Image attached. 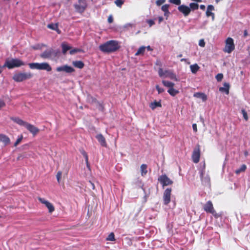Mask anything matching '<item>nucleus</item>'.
<instances>
[{
	"mask_svg": "<svg viewBox=\"0 0 250 250\" xmlns=\"http://www.w3.org/2000/svg\"><path fill=\"white\" fill-rule=\"evenodd\" d=\"M11 120L21 126H23L34 136L39 132V129L34 125L25 122L18 117H11Z\"/></svg>",
	"mask_w": 250,
	"mask_h": 250,
	"instance_id": "nucleus-1",
	"label": "nucleus"
},
{
	"mask_svg": "<svg viewBox=\"0 0 250 250\" xmlns=\"http://www.w3.org/2000/svg\"><path fill=\"white\" fill-rule=\"evenodd\" d=\"M119 47L118 42L115 41L107 42L99 46V48L102 51L107 53L115 51Z\"/></svg>",
	"mask_w": 250,
	"mask_h": 250,
	"instance_id": "nucleus-2",
	"label": "nucleus"
},
{
	"mask_svg": "<svg viewBox=\"0 0 250 250\" xmlns=\"http://www.w3.org/2000/svg\"><path fill=\"white\" fill-rule=\"evenodd\" d=\"M25 64V63L19 59H8L5 61L3 67H7L9 69H12L14 67H19Z\"/></svg>",
	"mask_w": 250,
	"mask_h": 250,
	"instance_id": "nucleus-3",
	"label": "nucleus"
},
{
	"mask_svg": "<svg viewBox=\"0 0 250 250\" xmlns=\"http://www.w3.org/2000/svg\"><path fill=\"white\" fill-rule=\"evenodd\" d=\"M29 67L32 69L42 70L49 72L52 70V68L47 62H33L29 63Z\"/></svg>",
	"mask_w": 250,
	"mask_h": 250,
	"instance_id": "nucleus-4",
	"label": "nucleus"
},
{
	"mask_svg": "<svg viewBox=\"0 0 250 250\" xmlns=\"http://www.w3.org/2000/svg\"><path fill=\"white\" fill-rule=\"evenodd\" d=\"M32 77V74L30 73H19L15 74L13 79L14 81L17 82H21L24 80L29 79Z\"/></svg>",
	"mask_w": 250,
	"mask_h": 250,
	"instance_id": "nucleus-5",
	"label": "nucleus"
},
{
	"mask_svg": "<svg viewBox=\"0 0 250 250\" xmlns=\"http://www.w3.org/2000/svg\"><path fill=\"white\" fill-rule=\"evenodd\" d=\"M235 49L234 41L232 38L228 37L225 41V46L224 51L227 53H230Z\"/></svg>",
	"mask_w": 250,
	"mask_h": 250,
	"instance_id": "nucleus-6",
	"label": "nucleus"
},
{
	"mask_svg": "<svg viewBox=\"0 0 250 250\" xmlns=\"http://www.w3.org/2000/svg\"><path fill=\"white\" fill-rule=\"evenodd\" d=\"M159 75L163 78H168L172 80H177L176 76L171 71L167 70H163L161 67L158 70Z\"/></svg>",
	"mask_w": 250,
	"mask_h": 250,
	"instance_id": "nucleus-7",
	"label": "nucleus"
},
{
	"mask_svg": "<svg viewBox=\"0 0 250 250\" xmlns=\"http://www.w3.org/2000/svg\"><path fill=\"white\" fill-rule=\"evenodd\" d=\"M191 158L194 163L197 164L199 162L200 158V146L198 144L194 148Z\"/></svg>",
	"mask_w": 250,
	"mask_h": 250,
	"instance_id": "nucleus-8",
	"label": "nucleus"
},
{
	"mask_svg": "<svg viewBox=\"0 0 250 250\" xmlns=\"http://www.w3.org/2000/svg\"><path fill=\"white\" fill-rule=\"evenodd\" d=\"M158 180L161 184L163 187L171 185L173 183L166 174H163L159 176Z\"/></svg>",
	"mask_w": 250,
	"mask_h": 250,
	"instance_id": "nucleus-9",
	"label": "nucleus"
},
{
	"mask_svg": "<svg viewBox=\"0 0 250 250\" xmlns=\"http://www.w3.org/2000/svg\"><path fill=\"white\" fill-rule=\"evenodd\" d=\"M171 190L172 189L171 188H167L164 191L163 194V200L164 203L166 205H168L170 202Z\"/></svg>",
	"mask_w": 250,
	"mask_h": 250,
	"instance_id": "nucleus-10",
	"label": "nucleus"
},
{
	"mask_svg": "<svg viewBox=\"0 0 250 250\" xmlns=\"http://www.w3.org/2000/svg\"><path fill=\"white\" fill-rule=\"evenodd\" d=\"M38 199L41 203L45 205L46 208H48L49 213H51L55 210L54 206L49 201L45 200L44 198L41 197H38Z\"/></svg>",
	"mask_w": 250,
	"mask_h": 250,
	"instance_id": "nucleus-11",
	"label": "nucleus"
},
{
	"mask_svg": "<svg viewBox=\"0 0 250 250\" xmlns=\"http://www.w3.org/2000/svg\"><path fill=\"white\" fill-rule=\"evenodd\" d=\"M56 70L59 72H64L67 73H71L74 71V69L73 67L67 65L58 66Z\"/></svg>",
	"mask_w": 250,
	"mask_h": 250,
	"instance_id": "nucleus-12",
	"label": "nucleus"
},
{
	"mask_svg": "<svg viewBox=\"0 0 250 250\" xmlns=\"http://www.w3.org/2000/svg\"><path fill=\"white\" fill-rule=\"evenodd\" d=\"M89 102L95 106L97 108L99 109V110L103 111L104 110V107L102 103H101L97 101L95 99H93L90 98L89 99Z\"/></svg>",
	"mask_w": 250,
	"mask_h": 250,
	"instance_id": "nucleus-13",
	"label": "nucleus"
},
{
	"mask_svg": "<svg viewBox=\"0 0 250 250\" xmlns=\"http://www.w3.org/2000/svg\"><path fill=\"white\" fill-rule=\"evenodd\" d=\"M179 11L182 13L185 16H187L190 12V8L185 5H181L178 8Z\"/></svg>",
	"mask_w": 250,
	"mask_h": 250,
	"instance_id": "nucleus-14",
	"label": "nucleus"
},
{
	"mask_svg": "<svg viewBox=\"0 0 250 250\" xmlns=\"http://www.w3.org/2000/svg\"><path fill=\"white\" fill-rule=\"evenodd\" d=\"M204 210L207 213L213 212L214 208L213 204L210 201H208L204 206Z\"/></svg>",
	"mask_w": 250,
	"mask_h": 250,
	"instance_id": "nucleus-15",
	"label": "nucleus"
},
{
	"mask_svg": "<svg viewBox=\"0 0 250 250\" xmlns=\"http://www.w3.org/2000/svg\"><path fill=\"white\" fill-rule=\"evenodd\" d=\"M96 138L98 140L100 145L104 147H106L107 146L104 137L101 133L96 136Z\"/></svg>",
	"mask_w": 250,
	"mask_h": 250,
	"instance_id": "nucleus-16",
	"label": "nucleus"
},
{
	"mask_svg": "<svg viewBox=\"0 0 250 250\" xmlns=\"http://www.w3.org/2000/svg\"><path fill=\"white\" fill-rule=\"evenodd\" d=\"M163 83L164 85L167 87H168V89L167 90V92L169 94H174L175 93H176L177 92L175 90V89L173 88V86L174 84L171 82L163 81Z\"/></svg>",
	"mask_w": 250,
	"mask_h": 250,
	"instance_id": "nucleus-17",
	"label": "nucleus"
},
{
	"mask_svg": "<svg viewBox=\"0 0 250 250\" xmlns=\"http://www.w3.org/2000/svg\"><path fill=\"white\" fill-rule=\"evenodd\" d=\"M53 50L52 49H49L45 50L40 55V57L42 59H48L51 57Z\"/></svg>",
	"mask_w": 250,
	"mask_h": 250,
	"instance_id": "nucleus-18",
	"label": "nucleus"
},
{
	"mask_svg": "<svg viewBox=\"0 0 250 250\" xmlns=\"http://www.w3.org/2000/svg\"><path fill=\"white\" fill-rule=\"evenodd\" d=\"M149 107L152 110H154L157 107H162V104H161V100H159V101H157L155 100L154 101L151 102L149 104Z\"/></svg>",
	"mask_w": 250,
	"mask_h": 250,
	"instance_id": "nucleus-19",
	"label": "nucleus"
},
{
	"mask_svg": "<svg viewBox=\"0 0 250 250\" xmlns=\"http://www.w3.org/2000/svg\"><path fill=\"white\" fill-rule=\"evenodd\" d=\"M0 142H2L5 146H7L10 144V140L6 135L0 134Z\"/></svg>",
	"mask_w": 250,
	"mask_h": 250,
	"instance_id": "nucleus-20",
	"label": "nucleus"
},
{
	"mask_svg": "<svg viewBox=\"0 0 250 250\" xmlns=\"http://www.w3.org/2000/svg\"><path fill=\"white\" fill-rule=\"evenodd\" d=\"M214 10V7L212 5H209L207 7V10L206 11V15L207 17L212 16V19H214V14L212 11Z\"/></svg>",
	"mask_w": 250,
	"mask_h": 250,
	"instance_id": "nucleus-21",
	"label": "nucleus"
},
{
	"mask_svg": "<svg viewBox=\"0 0 250 250\" xmlns=\"http://www.w3.org/2000/svg\"><path fill=\"white\" fill-rule=\"evenodd\" d=\"M147 166L146 164H142L140 167L141 173L142 176H145L147 173Z\"/></svg>",
	"mask_w": 250,
	"mask_h": 250,
	"instance_id": "nucleus-22",
	"label": "nucleus"
},
{
	"mask_svg": "<svg viewBox=\"0 0 250 250\" xmlns=\"http://www.w3.org/2000/svg\"><path fill=\"white\" fill-rule=\"evenodd\" d=\"M190 69L192 73L195 74L197 71H199L200 67L197 63H195L190 66Z\"/></svg>",
	"mask_w": 250,
	"mask_h": 250,
	"instance_id": "nucleus-23",
	"label": "nucleus"
},
{
	"mask_svg": "<svg viewBox=\"0 0 250 250\" xmlns=\"http://www.w3.org/2000/svg\"><path fill=\"white\" fill-rule=\"evenodd\" d=\"M219 90L221 92L228 94L229 92V85L225 83L223 87H220Z\"/></svg>",
	"mask_w": 250,
	"mask_h": 250,
	"instance_id": "nucleus-24",
	"label": "nucleus"
},
{
	"mask_svg": "<svg viewBox=\"0 0 250 250\" xmlns=\"http://www.w3.org/2000/svg\"><path fill=\"white\" fill-rule=\"evenodd\" d=\"M62 51L63 54H65L68 50L71 49V46L65 43H62Z\"/></svg>",
	"mask_w": 250,
	"mask_h": 250,
	"instance_id": "nucleus-25",
	"label": "nucleus"
},
{
	"mask_svg": "<svg viewBox=\"0 0 250 250\" xmlns=\"http://www.w3.org/2000/svg\"><path fill=\"white\" fill-rule=\"evenodd\" d=\"M72 63L74 66L80 69L82 68L84 66V64L82 61H75Z\"/></svg>",
	"mask_w": 250,
	"mask_h": 250,
	"instance_id": "nucleus-26",
	"label": "nucleus"
},
{
	"mask_svg": "<svg viewBox=\"0 0 250 250\" xmlns=\"http://www.w3.org/2000/svg\"><path fill=\"white\" fill-rule=\"evenodd\" d=\"M146 49V47L145 46H141L138 49V50H137L136 53H135V55L138 56L140 55H143Z\"/></svg>",
	"mask_w": 250,
	"mask_h": 250,
	"instance_id": "nucleus-27",
	"label": "nucleus"
},
{
	"mask_svg": "<svg viewBox=\"0 0 250 250\" xmlns=\"http://www.w3.org/2000/svg\"><path fill=\"white\" fill-rule=\"evenodd\" d=\"M246 168H247L246 165L245 164H243L241 166V167L239 168H238L235 170V173L237 174H238L242 172H244L246 170Z\"/></svg>",
	"mask_w": 250,
	"mask_h": 250,
	"instance_id": "nucleus-28",
	"label": "nucleus"
},
{
	"mask_svg": "<svg viewBox=\"0 0 250 250\" xmlns=\"http://www.w3.org/2000/svg\"><path fill=\"white\" fill-rule=\"evenodd\" d=\"M47 27L51 29L54 30H56L58 33H59V29H58V24L57 23H55V24L52 23V24H48L47 25Z\"/></svg>",
	"mask_w": 250,
	"mask_h": 250,
	"instance_id": "nucleus-29",
	"label": "nucleus"
},
{
	"mask_svg": "<svg viewBox=\"0 0 250 250\" xmlns=\"http://www.w3.org/2000/svg\"><path fill=\"white\" fill-rule=\"evenodd\" d=\"M194 96L201 99L203 102L206 101L207 99V95H194Z\"/></svg>",
	"mask_w": 250,
	"mask_h": 250,
	"instance_id": "nucleus-30",
	"label": "nucleus"
},
{
	"mask_svg": "<svg viewBox=\"0 0 250 250\" xmlns=\"http://www.w3.org/2000/svg\"><path fill=\"white\" fill-rule=\"evenodd\" d=\"M107 241H113L115 240V235L113 232H111L106 238Z\"/></svg>",
	"mask_w": 250,
	"mask_h": 250,
	"instance_id": "nucleus-31",
	"label": "nucleus"
},
{
	"mask_svg": "<svg viewBox=\"0 0 250 250\" xmlns=\"http://www.w3.org/2000/svg\"><path fill=\"white\" fill-rule=\"evenodd\" d=\"M199 5L196 3H191L189 4V8L192 10H196L198 8Z\"/></svg>",
	"mask_w": 250,
	"mask_h": 250,
	"instance_id": "nucleus-32",
	"label": "nucleus"
},
{
	"mask_svg": "<svg viewBox=\"0 0 250 250\" xmlns=\"http://www.w3.org/2000/svg\"><path fill=\"white\" fill-rule=\"evenodd\" d=\"M169 5L168 4H165L161 7V9L165 13H169L168 8Z\"/></svg>",
	"mask_w": 250,
	"mask_h": 250,
	"instance_id": "nucleus-33",
	"label": "nucleus"
},
{
	"mask_svg": "<svg viewBox=\"0 0 250 250\" xmlns=\"http://www.w3.org/2000/svg\"><path fill=\"white\" fill-rule=\"evenodd\" d=\"M81 49H78V48H74V49H71L70 51L69 52L70 54L71 55L74 54L77 52H81Z\"/></svg>",
	"mask_w": 250,
	"mask_h": 250,
	"instance_id": "nucleus-34",
	"label": "nucleus"
},
{
	"mask_svg": "<svg viewBox=\"0 0 250 250\" xmlns=\"http://www.w3.org/2000/svg\"><path fill=\"white\" fill-rule=\"evenodd\" d=\"M23 139V136L22 135H21L20 137L17 139L16 142L14 143V146H17L21 141V140Z\"/></svg>",
	"mask_w": 250,
	"mask_h": 250,
	"instance_id": "nucleus-35",
	"label": "nucleus"
},
{
	"mask_svg": "<svg viewBox=\"0 0 250 250\" xmlns=\"http://www.w3.org/2000/svg\"><path fill=\"white\" fill-rule=\"evenodd\" d=\"M241 112H242V113L243 114V118H244V119L246 121H248V116L247 112L245 111V110L244 109H242L241 110Z\"/></svg>",
	"mask_w": 250,
	"mask_h": 250,
	"instance_id": "nucleus-36",
	"label": "nucleus"
},
{
	"mask_svg": "<svg viewBox=\"0 0 250 250\" xmlns=\"http://www.w3.org/2000/svg\"><path fill=\"white\" fill-rule=\"evenodd\" d=\"M62 175V172L61 171H59L57 173L56 178H57V181L58 182V183H60V182Z\"/></svg>",
	"mask_w": 250,
	"mask_h": 250,
	"instance_id": "nucleus-37",
	"label": "nucleus"
},
{
	"mask_svg": "<svg viewBox=\"0 0 250 250\" xmlns=\"http://www.w3.org/2000/svg\"><path fill=\"white\" fill-rule=\"evenodd\" d=\"M169 2L176 4V5H180L181 3V0H168Z\"/></svg>",
	"mask_w": 250,
	"mask_h": 250,
	"instance_id": "nucleus-38",
	"label": "nucleus"
},
{
	"mask_svg": "<svg viewBox=\"0 0 250 250\" xmlns=\"http://www.w3.org/2000/svg\"><path fill=\"white\" fill-rule=\"evenodd\" d=\"M166 0H157L156 3L157 6H160L166 2Z\"/></svg>",
	"mask_w": 250,
	"mask_h": 250,
	"instance_id": "nucleus-39",
	"label": "nucleus"
},
{
	"mask_svg": "<svg viewBox=\"0 0 250 250\" xmlns=\"http://www.w3.org/2000/svg\"><path fill=\"white\" fill-rule=\"evenodd\" d=\"M115 3L118 6L121 7L123 3V1L122 0H116Z\"/></svg>",
	"mask_w": 250,
	"mask_h": 250,
	"instance_id": "nucleus-40",
	"label": "nucleus"
},
{
	"mask_svg": "<svg viewBox=\"0 0 250 250\" xmlns=\"http://www.w3.org/2000/svg\"><path fill=\"white\" fill-rule=\"evenodd\" d=\"M146 22L149 24V27H151L152 25H153L155 24L154 21L152 20H148L146 21Z\"/></svg>",
	"mask_w": 250,
	"mask_h": 250,
	"instance_id": "nucleus-41",
	"label": "nucleus"
},
{
	"mask_svg": "<svg viewBox=\"0 0 250 250\" xmlns=\"http://www.w3.org/2000/svg\"><path fill=\"white\" fill-rule=\"evenodd\" d=\"M223 76L222 74H218L216 76V78L218 81L222 80V79H223Z\"/></svg>",
	"mask_w": 250,
	"mask_h": 250,
	"instance_id": "nucleus-42",
	"label": "nucleus"
},
{
	"mask_svg": "<svg viewBox=\"0 0 250 250\" xmlns=\"http://www.w3.org/2000/svg\"><path fill=\"white\" fill-rule=\"evenodd\" d=\"M199 45L201 47H204L205 45V42L204 40H200L199 42Z\"/></svg>",
	"mask_w": 250,
	"mask_h": 250,
	"instance_id": "nucleus-43",
	"label": "nucleus"
},
{
	"mask_svg": "<svg viewBox=\"0 0 250 250\" xmlns=\"http://www.w3.org/2000/svg\"><path fill=\"white\" fill-rule=\"evenodd\" d=\"M5 106V103L3 100H0V110Z\"/></svg>",
	"mask_w": 250,
	"mask_h": 250,
	"instance_id": "nucleus-44",
	"label": "nucleus"
},
{
	"mask_svg": "<svg viewBox=\"0 0 250 250\" xmlns=\"http://www.w3.org/2000/svg\"><path fill=\"white\" fill-rule=\"evenodd\" d=\"M210 213L212 214L216 218H217L220 216V215L218 213H216V212L215 211V210L214 209L213 210V212Z\"/></svg>",
	"mask_w": 250,
	"mask_h": 250,
	"instance_id": "nucleus-45",
	"label": "nucleus"
},
{
	"mask_svg": "<svg viewBox=\"0 0 250 250\" xmlns=\"http://www.w3.org/2000/svg\"><path fill=\"white\" fill-rule=\"evenodd\" d=\"M133 26V24L130 23H126L125 24L124 27V28H131Z\"/></svg>",
	"mask_w": 250,
	"mask_h": 250,
	"instance_id": "nucleus-46",
	"label": "nucleus"
},
{
	"mask_svg": "<svg viewBox=\"0 0 250 250\" xmlns=\"http://www.w3.org/2000/svg\"><path fill=\"white\" fill-rule=\"evenodd\" d=\"M43 46V45H42ZM34 49H40L42 48V45L40 44H37L35 46H33L32 47Z\"/></svg>",
	"mask_w": 250,
	"mask_h": 250,
	"instance_id": "nucleus-47",
	"label": "nucleus"
},
{
	"mask_svg": "<svg viewBox=\"0 0 250 250\" xmlns=\"http://www.w3.org/2000/svg\"><path fill=\"white\" fill-rule=\"evenodd\" d=\"M192 128L194 132H196L197 131V127L196 124H193L192 125Z\"/></svg>",
	"mask_w": 250,
	"mask_h": 250,
	"instance_id": "nucleus-48",
	"label": "nucleus"
},
{
	"mask_svg": "<svg viewBox=\"0 0 250 250\" xmlns=\"http://www.w3.org/2000/svg\"><path fill=\"white\" fill-rule=\"evenodd\" d=\"M156 88L157 89L158 93H163L164 92V90L162 88H160L158 85L156 86Z\"/></svg>",
	"mask_w": 250,
	"mask_h": 250,
	"instance_id": "nucleus-49",
	"label": "nucleus"
},
{
	"mask_svg": "<svg viewBox=\"0 0 250 250\" xmlns=\"http://www.w3.org/2000/svg\"><path fill=\"white\" fill-rule=\"evenodd\" d=\"M113 19L112 16H109L108 18V21L109 23H112L113 22Z\"/></svg>",
	"mask_w": 250,
	"mask_h": 250,
	"instance_id": "nucleus-50",
	"label": "nucleus"
},
{
	"mask_svg": "<svg viewBox=\"0 0 250 250\" xmlns=\"http://www.w3.org/2000/svg\"><path fill=\"white\" fill-rule=\"evenodd\" d=\"M89 184L91 188L92 189H95V185H94V184L92 182H91L90 181H89Z\"/></svg>",
	"mask_w": 250,
	"mask_h": 250,
	"instance_id": "nucleus-51",
	"label": "nucleus"
},
{
	"mask_svg": "<svg viewBox=\"0 0 250 250\" xmlns=\"http://www.w3.org/2000/svg\"><path fill=\"white\" fill-rule=\"evenodd\" d=\"M81 153L83 155V157L87 155V153L84 150H82L81 151Z\"/></svg>",
	"mask_w": 250,
	"mask_h": 250,
	"instance_id": "nucleus-52",
	"label": "nucleus"
},
{
	"mask_svg": "<svg viewBox=\"0 0 250 250\" xmlns=\"http://www.w3.org/2000/svg\"><path fill=\"white\" fill-rule=\"evenodd\" d=\"M156 64L157 65H159L160 67L162 66V63L159 61H157L156 62Z\"/></svg>",
	"mask_w": 250,
	"mask_h": 250,
	"instance_id": "nucleus-53",
	"label": "nucleus"
},
{
	"mask_svg": "<svg viewBox=\"0 0 250 250\" xmlns=\"http://www.w3.org/2000/svg\"><path fill=\"white\" fill-rule=\"evenodd\" d=\"M158 19H159V23H160L161 22H162L163 21V18L162 17H159Z\"/></svg>",
	"mask_w": 250,
	"mask_h": 250,
	"instance_id": "nucleus-54",
	"label": "nucleus"
},
{
	"mask_svg": "<svg viewBox=\"0 0 250 250\" xmlns=\"http://www.w3.org/2000/svg\"><path fill=\"white\" fill-rule=\"evenodd\" d=\"M86 167L88 169H90V164L88 162V161L87 162H86Z\"/></svg>",
	"mask_w": 250,
	"mask_h": 250,
	"instance_id": "nucleus-55",
	"label": "nucleus"
},
{
	"mask_svg": "<svg viewBox=\"0 0 250 250\" xmlns=\"http://www.w3.org/2000/svg\"><path fill=\"white\" fill-rule=\"evenodd\" d=\"M200 8H201V9H202V10H203L205 9V6L204 5H201L200 6Z\"/></svg>",
	"mask_w": 250,
	"mask_h": 250,
	"instance_id": "nucleus-56",
	"label": "nucleus"
},
{
	"mask_svg": "<svg viewBox=\"0 0 250 250\" xmlns=\"http://www.w3.org/2000/svg\"><path fill=\"white\" fill-rule=\"evenodd\" d=\"M84 158H85V162H87L88 161V155H86V156H84Z\"/></svg>",
	"mask_w": 250,
	"mask_h": 250,
	"instance_id": "nucleus-57",
	"label": "nucleus"
},
{
	"mask_svg": "<svg viewBox=\"0 0 250 250\" xmlns=\"http://www.w3.org/2000/svg\"><path fill=\"white\" fill-rule=\"evenodd\" d=\"M146 49H147L148 50H152V49L150 48V46H147V47H146Z\"/></svg>",
	"mask_w": 250,
	"mask_h": 250,
	"instance_id": "nucleus-58",
	"label": "nucleus"
},
{
	"mask_svg": "<svg viewBox=\"0 0 250 250\" xmlns=\"http://www.w3.org/2000/svg\"><path fill=\"white\" fill-rule=\"evenodd\" d=\"M203 176V172H202L201 173V174H200V177H201V179H202Z\"/></svg>",
	"mask_w": 250,
	"mask_h": 250,
	"instance_id": "nucleus-59",
	"label": "nucleus"
},
{
	"mask_svg": "<svg viewBox=\"0 0 250 250\" xmlns=\"http://www.w3.org/2000/svg\"><path fill=\"white\" fill-rule=\"evenodd\" d=\"M2 71V67H1L0 65V74L1 73Z\"/></svg>",
	"mask_w": 250,
	"mask_h": 250,
	"instance_id": "nucleus-60",
	"label": "nucleus"
},
{
	"mask_svg": "<svg viewBox=\"0 0 250 250\" xmlns=\"http://www.w3.org/2000/svg\"><path fill=\"white\" fill-rule=\"evenodd\" d=\"M168 14H169V13H165V12L164 15H165V16H166L167 17V16H168Z\"/></svg>",
	"mask_w": 250,
	"mask_h": 250,
	"instance_id": "nucleus-61",
	"label": "nucleus"
},
{
	"mask_svg": "<svg viewBox=\"0 0 250 250\" xmlns=\"http://www.w3.org/2000/svg\"><path fill=\"white\" fill-rule=\"evenodd\" d=\"M248 152H247V151L245 152V155L246 156H247L248 155Z\"/></svg>",
	"mask_w": 250,
	"mask_h": 250,
	"instance_id": "nucleus-62",
	"label": "nucleus"
},
{
	"mask_svg": "<svg viewBox=\"0 0 250 250\" xmlns=\"http://www.w3.org/2000/svg\"><path fill=\"white\" fill-rule=\"evenodd\" d=\"M1 217V216L0 215V218Z\"/></svg>",
	"mask_w": 250,
	"mask_h": 250,
	"instance_id": "nucleus-63",
	"label": "nucleus"
}]
</instances>
